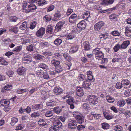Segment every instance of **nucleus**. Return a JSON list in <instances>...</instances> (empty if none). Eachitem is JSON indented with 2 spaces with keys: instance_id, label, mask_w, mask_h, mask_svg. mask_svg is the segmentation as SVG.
<instances>
[{
  "instance_id": "obj_1",
  "label": "nucleus",
  "mask_w": 131,
  "mask_h": 131,
  "mask_svg": "<svg viewBox=\"0 0 131 131\" xmlns=\"http://www.w3.org/2000/svg\"><path fill=\"white\" fill-rule=\"evenodd\" d=\"M93 53L95 55L96 59L98 60L102 59L101 64L107 63L108 62V59L107 58H103L104 54L101 48H96L94 49L92 51Z\"/></svg>"
},
{
  "instance_id": "obj_2",
  "label": "nucleus",
  "mask_w": 131,
  "mask_h": 131,
  "mask_svg": "<svg viewBox=\"0 0 131 131\" xmlns=\"http://www.w3.org/2000/svg\"><path fill=\"white\" fill-rule=\"evenodd\" d=\"M68 125L69 128L72 129H75L77 125V122L74 119H70L68 120Z\"/></svg>"
},
{
  "instance_id": "obj_3",
  "label": "nucleus",
  "mask_w": 131,
  "mask_h": 131,
  "mask_svg": "<svg viewBox=\"0 0 131 131\" xmlns=\"http://www.w3.org/2000/svg\"><path fill=\"white\" fill-rule=\"evenodd\" d=\"M86 22L84 20H83L80 22L77 25V27L79 28L80 30L78 31V29L76 31V32H80L81 31V29H84L86 27Z\"/></svg>"
},
{
  "instance_id": "obj_4",
  "label": "nucleus",
  "mask_w": 131,
  "mask_h": 131,
  "mask_svg": "<svg viewBox=\"0 0 131 131\" xmlns=\"http://www.w3.org/2000/svg\"><path fill=\"white\" fill-rule=\"evenodd\" d=\"M104 25L103 22H99L95 24L94 26V30L95 31H98L101 29V28Z\"/></svg>"
},
{
  "instance_id": "obj_5",
  "label": "nucleus",
  "mask_w": 131,
  "mask_h": 131,
  "mask_svg": "<svg viewBox=\"0 0 131 131\" xmlns=\"http://www.w3.org/2000/svg\"><path fill=\"white\" fill-rule=\"evenodd\" d=\"M75 102L74 100L73 97H70L67 101V103L70 105V107L71 109H72L74 108V105L73 104Z\"/></svg>"
},
{
  "instance_id": "obj_6",
  "label": "nucleus",
  "mask_w": 131,
  "mask_h": 131,
  "mask_svg": "<svg viewBox=\"0 0 131 131\" xmlns=\"http://www.w3.org/2000/svg\"><path fill=\"white\" fill-rule=\"evenodd\" d=\"M122 58L118 54H116L115 55V57L113 58L112 61L113 62H122L123 61Z\"/></svg>"
},
{
  "instance_id": "obj_7",
  "label": "nucleus",
  "mask_w": 131,
  "mask_h": 131,
  "mask_svg": "<svg viewBox=\"0 0 131 131\" xmlns=\"http://www.w3.org/2000/svg\"><path fill=\"white\" fill-rule=\"evenodd\" d=\"M45 28L41 27L36 32V35L38 37L42 36L45 33Z\"/></svg>"
},
{
  "instance_id": "obj_8",
  "label": "nucleus",
  "mask_w": 131,
  "mask_h": 131,
  "mask_svg": "<svg viewBox=\"0 0 131 131\" xmlns=\"http://www.w3.org/2000/svg\"><path fill=\"white\" fill-rule=\"evenodd\" d=\"M77 19V15L75 14H72L69 18V22L72 23H75L76 21V19Z\"/></svg>"
},
{
  "instance_id": "obj_9",
  "label": "nucleus",
  "mask_w": 131,
  "mask_h": 131,
  "mask_svg": "<svg viewBox=\"0 0 131 131\" xmlns=\"http://www.w3.org/2000/svg\"><path fill=\"white\" fill-rule=\"evenodd\" d=\"M64 24L63 21H59L55 27V32H57L59 31L61 27Z\"/></svg>"
},
{
  "instance_id": "obj_10",
  "label": "nucleus",
  "mask_w": 131,
  "mask_h": 131,
  "mask_svg": "<svg viewBox=\"0 0 131 131\" xmlns=\"http://www.w3.org/2000/svg\"><path fill=\"white\" fill-rule=\"evenodd\" d=\"M31 111V108L29 106L27 107L26 108L24 109L21 108L19 110V111L20 114H26V113H28L30 112Z\"/></svg>"
},
{
  "instance_id": "obj_11",
  "label": "nucleus",
  "mask_w": 131,
  "mask_h": 131,
  "mask_svg": "<svg viewBox=\"0 0 131 131\" xmlns=\"http://www.w3.org/2000/svg\"><path fill=\"white\" fill-rule=\"evenodd\" d=\"M26 69L23 67H21L19 68L17 71L18 74L20 75H23L26 71Z\"/></svg>"
},
{
  "instance_id": "obj_12",
  "label": "nucleus",
  "mask_w": 131,
  "mask_h": 131,
  "mask_svg": "<svg viewBox=\"0 0 131 131\" xmlns=\"http://www.w3.org/2000/svg\"><path fill=\"white\" fill-rule=\"evenodd\" d=\"M56 103L53 100H49L46 102L47 105L49 107H52L55 106Z\"/></svg>"
},
{
  "instance_id": "obj_13",
  "label": "nucleus",
  "mask_w": 131,
  "mask_h": 131,
  "mask_svg": "<svg viewBox=\"0 0 131 131\" xmlns=\"http://www.w3.org/2000/svg\"><path fill=\"white\" fill-rule=\"evenodd\" d=\"M76 94L77 96H81L84 94L82 88L78 87L77 88Z\"/></svg>"
},
{
  "instance_id": "obj_14",
  "label": "nucleus",
  "mask_w": 131,
  "mask_h": 131,
  "mask_svg": "<svg viewBox=\"0 0 131 131\" xmlns=\"http://www.w3.org/2000/svg\"><path fill=\"white\" fill-rule=\"evenodd\" d=\"M60 119L61 121L63 122H65L66 119V118L62 116L60 117H55L53 116L50 119L51 121L53 120H57L58 119Z\"/></svg>"
},
{
  "instance_id": "obj_15",
  "label": "nucleus",
  "mask_w": 131,
  "mask_h": 131,
  "mask_svg": "<svg viewBox=\"0 0 131 131\" xmlns=\"http://www.w3.org/2000/svg\"><path fill=\"white\" fill-rule=\"evenodd\" d=\"M114 1V0H103L101 4L104 5H108L112 4Z\"/></svg>"
},
{
  "instance_id": "obj_16",
  "label": "nucleus",
  "mask_w": 131,
  "mask_h": 131,
  "mask_svg": "<svg viewBox=\"0 0 131 131\" xmlns=\"http://www.w3.org/2000/svg\"><path fill=\"white\" fill-rule=\"evenodd\" d=\"M84 50L86 51L89 50L90 49V46L89 42L87 41H85L83 43Z\"/></svg>"
},
{
  "instance_id": "obj_17",
  "label": "nucleus",
  "mask_w": 131,
  "mask_h": 131,
  "mask_svg": "<svg viewBox=\"0 0 131 131\" xmlns=\"http://www.w3.org/2000/svg\"><path fill=\"white\" fill-rule=\"evenodd\" d=\"M75 118L78 122L79 123L81 124L84 121V117L82 115H77L75 116Z\"/></svg>"
},
{
  "instance_id": "obj_18",
  "label": "nucleus",
  "mask_w": 131,
  "mask_h": 131,
  "mask_svg": "<svg viewBox=\"0 0 131 131\" xmlns=\"http://www.w3.org/2000/svg\"><path fill=\"white\" fill-rule=\"evenodd\" d=\"M54 93L57 94H60L62 93V90L61 88L59 87H56L54 88L53 90Z\"/></svg>"
},
{
  "instance_id": "obj_19",
  "label": "nucleus",
  "mask_w": 131,
  "mask_h": 131,
  "mask_svg": "<svg viewBox=\"0 0 131 131\" xmlns=\"http://www.w3.org/2000/svg\"><path fill=\"white\" fill-rule=\"evenodd\" d=\"M130 43V41L129 40H126L124 41L121 46V48L123 49L126 48Z\"/></svg>"
},
{
  "instance_id": "obj_20",
  "label": "nucleus",
  "mask_w": 131,
  "mask_h": 131,
  "mask_svg": "<svg viewBox=\"0 0 131 131\" xmlns=\"http://www.w3.org/2000/svg\"><path fill=\"white\" fill-rule=\"evenodd\" d=\"M0 103L2 106H6L9 104L10 102L5 99H3L1 100Z\"/></svg>"
},
{
  "instance_id": "obj_21",
  "label": "nucleus",
  "mask_w": 131,
  "mask_h": 131,
  "mask_svg": "<svg viewBox=\"0 0 131 131\" xmlns=\"http://www.w3.org/2000/svg\"><path fill=\"white\" fill-rule=\"evenodd\" d=\"M125 34L126 36L128 37L131 36V27H126L125 29Z\"/></svg>"
},
{
  "instance_id": "obj_22",
  "label": "nucleus",
  "mask_w": 131,
  "mask_h": 131,
  "mask_svg": "<svg viewBox=\"0 0 131 131\" xmlns=\"http://www.w3.org/2000/svg\"><path fill=\"white\" fill-rule=\"evenodd\" d=\"M52 60L51 61V63L52 64L55 66V67L57 66H59L60 63V62L59 61L54 59V57H52Z\"/></svg>"
},
{
  "instance_id": "obj_23",
  "label": "nucleus",
  "mask_w": 131,
  "mask_h": 131,
  "mask_svg": "<svg viewBox=\"0 0 131 131\" xmlns=\"http://www.w3.org/2000/svg\"><path fill=\"white\" fill-rule=\"evenodd\" d=\"M125 101L123 99H122L119 100L117 103V105L119 107H123L126 104Z\"/></svg>"
},
{
  "instance_id": "obj_24",
  "label": "nucleus",
  "mask_w": 131,
  "mask_h": 131,
  "mask_svg": "<svg viewBox=\"0 0 131 131\" xmlns=\"http://www.w3.org/2000/svg\"><path fill=\"white\" fill-rule=\"evenodd\" d=\"M121 82L123 87H124V88L128 85H130L129 81L127 79L123 80L121 81Z\"/></svg>"
},
{
  "instance_id": "obj_25",
  "label": "nucleus",
  "mask_w": 131,
  "mask_h": 131,
  "mask_svg": "<svg viewBox=\"0 0 131 131\" xmlns=\"http://www.w3.org/2000/svg\"><path fill=\"white\" fill-rule=\"evenodd\" d=\"M46 2L45 0H35V3L39 6L43 5V4H45Z\"/></svg>"
},
{
  "instance_id": "obj_26",
  "label": "nucleus",
  "mask_w": 131,
  "mask_h": 131,
  "mask_svg": "<svg viewBox=\"0 0 131 131\" xmlns=\"http://www.w3.org/2000/svg\"><path fill=\"white\" fill-rule=\"evenodd\" d=\"M91 85V83L88 81H84L82 84L83 86L85 88H89V86Z\"/></svg>"
},
{
  "instance_id": "obj_27",
  "label": "nucleus",
  "mask_w": 131,
  "mask_h": 131,
  "mask_svg": "<svg viewBox=\"0 0 131 131\" xmlns=\"http://www.w3.org/2000/svg\"><path fill=\"white\" fill-rule=\"evenodd\" d=\"M49 130L50 131H59V129L58 127L56 126V125L53 124V126L50 127Z\"/></svg>"
},
{
  "instance_id": "obj_28",
  "label": "nucleus",
  "mask_w": 131,
  "mask_h": 131,
  "mask_svg": "<svg viewBox=\"0 0 131 131\" xmlns=\"http://www.w3.org/2000/svg\"><path fill=\"white\" fill-rule=\"evenodd\" d=\"M53 28V27L50 25H49L47 27L46 33L49 34H51L52 33Z\"/></svg>"
},
{
  "instance_id": "obj_29",
  "label": "nucleus",
  "mask_w": 131,
  "mask_h": 131,
  "mask_svg": "<svg viewBox=\"0 0 131 131\" xmlns=\"http://www.w3.org/2000/svg\"><path fill=\"white\" fill-rule=\"evenodd\" d=\"M53 111L56 114H59L62 111V108L59 106L55 107L53 109Z\"/></svg>"
},
{
  "instance_id": "obj_30",
  "label": "nucleus",
  "mask_w": 131,
  "mask_h": 131,
  "mask_svg": "<svg viewBox=\"0 0 131 131\" xmlns=\"http://www.w3.org/2000/svg\"><path fill=\"white\" fill-rule=\"evenodd\" d=\"M95 96L92 95H89L87 97L86 100L90 103H91Z\"/></svg>"
},
{
  "instance_id": "obj_31",
  "label": "nucleus",
  "mask_w": 131,
  "mask_h": 131,
  "mask_svg": "<svg viewBox=\"0 0 131 131\" xmlns=\"http://www.w3.org/2000/svg\"><path fill=\"white\" fill-rule=\"evenodd\" d=\"M53 121H54V122L53 124L55 125H56V126L58 127L59 128L60 127H61L62 125L61 123L59 121L58 119L57 120H53Z\"/></svg>"
},
{
  "instance_id": "obj_32",
  "label": "nucleus",
  "mask_w": 131,
  "mask_h": 131,
  "mask_svg": "<svg viewBox=\"0 0 131 131\" xmlns=\"http://www.w3.org/2000/svg\"><path fill=\"white\" fill-rule=\"evenodd\" d=\"M27 27V23L25 21L22 23V24L20 26L19 29L21 30H24Z\"/></svg>"
},
{
  "instance_id": "obj_33",
  "label": "nucleus",
  "mask_w": 131,
  "mask_h": 131,
  "mask_svg": "<svg viewBox=\"0 0 131 131\" xmlns=\"http://www.w3.org/2000/svg\"><path fill=\"white\" fill-rule=\"evenodd\" d=\"M9 21L11 22H16L18 19L17 17L16 16H11L9 17Z\"/></svg>"
},
{
  "instance_id": "obj_34",
  "label": "nucleus",
  "mask_w": 131,
  "mask_h": 131,
  "mask_svg": "<svg viewBox=\"0 0 131 131\" xmlns=\"http://www.w3.org/2000/svg\"><path fill=\"white\" fill-rule=\"evenodd\" d=\"M54 17L55 18H60L61 17V14L60 13V11L59 10H57L55 12Z\"/></svg>"
},
{
  "instance_id": "obj_35",
  "label": "nucleus",
  "mask_w": 131,
  "mask_h": 131,
  "mask_svg": "<svg viewBox=\"0 0 131 131\" xmlns=\"http://www.w3.org/2000/svg\"><path fill=\"white\" fill-rule=\"evenodd\" d=\"M62 40L59 38H57L55 39L54 41V43L57 46L59 45L61 43Z\"/></svg>"
},
{
  "instance_id": "obj_36",
  "label": "nucleus",
  "mask_w": 131,
  "mask_h": 131,
  "mask_svg": "<svg viewBox=\"0 0 131 131\" xmlns=\"http://www.w3.org/2000/svg\"><path fill=\"white\" fill-rule=\"evenodd\" d=\"M74 34L73 33H70L67 36V39L68 40L72 39L74 38Z\"/></svg>"
},
{
  "instance_id": "obj_37",
  "label": "nucleus",
  "mask_w": 131,
  "mask_h": 131,
  "mask_svg": "<svg viewBox=\"0 0 131 131\" xmlns=\"http://www.w3.org/2000/svg\"><path fill=\"white\" fill-rule=\"evenodd\" d=\"M106 99L107 101L109 103H113L114 101V99L109 95L107 96Z\"/></svg>"
},
{
  "instance_id": "obj_38",
  "label": "nucleus",
  "mask_w": 131,
  "mask_h": 131,
  "mask_svg": "<svg viewBox=\"0 0 131 131\" xmlns=\"http://www.w3.org/2000/svg\"><path fill=\"white\" fill-rule=\"evenodd\" d=\"M62 68L61 66H57L56 67L55 71L57 73L61 72L62 71Z\"/></svg>"
},
{
  "instance_id": "obj_39",
  "label": "nucleus",
  "mask_w": 131,
  "mask_h": 131,
  "mask_svg": "<svg viewBox=\"0 0 131 131\" xmlns=\"http://www.w3.org/2000/svg\"><path fill=\"white\" fill-rule=\"evenodd\" d=\"M108 37L107 33L101 34L100 35L99 37L101 39H102V40L105 39Z\"/></svg>"
},
{
  "instance_id": "obj_40",
  "label": "nucleus",
  "mask_w": 131,
  "mask_h": 131,
  "mask_svg": "<svg viewBox=\"0 0 131 131\" xmlns=\"http://www.w3.org/2000/svg\"><path fill=\"white\" fill-rule=\"evenodd\" d=\"M102 128L104 129H107L109 128L110 125H109L106 123L104 122L101 124Z\"/></svg>"
},
{
  "instance_id": "obj_41",
  "label": "nucleus",
  "mask_w": 131,
  "mask_h": 131,
  "mask_svg": "<svg viewBox=\"0 0 131 131\" xmlns=\"http://www.w3.org/2000/svg\"><path fill=\"white\" fill-rule=\"evenodd\" d=\"M121 45L119 43L116 45L113 48L114 51L115 52H117L120 48H121Z\"/></svg>"
},
{
  "instance_id": "obj_42",
  "label": "nucleus",
  "mask_w": 131,
  "mask_h": 131,
  "mask_svg": "<svg viewBox=\"0 0 131 131\" xmlns=\"http://www.w3.org/2000/svg\"><path fill=\"white\" fill-rule=\"evenodd\" d=\"M0 62L1 64L4 65H7L8 64V62L4 60L3 58L0 57Z\"/></svg>"
},
{
  "instance_id": "obj_43",
  "label": "nucleus",
  "mask_w": 131,
  "mask_h": 131,
  "mask_svg": "<svg viewBox=\"0 0 131 131\" xmlns=\"http://www.w3.org/2000/svg\"><path fill=\"white\" fill-rule=\"evenodd\" d=\"M44 19L46 22L50 21L51 19V17L50 15H46L43 18Z\"/></svg>"
},
{
  "instance_id": "obj_44",
  "label": "nucleus",
  "mask_w": 131,
  "mask_h": 131,
  "mask_svg": "<svg viewBox=\"0 0 131 131\" xmlns=\"http://www.w3.org/2000/svg\"><path fill=\"white\" fill-rule=\"evenodd\" d=\"M72 63L71 62L69 61L68 62H67L66 63H65V64L64 65L66 67L67 69L69 70L70 69V67L72 66Z\"/></svg>"
},
{
  "instance_id": "obj_45",
  "label": "nucleus",
  "mask_w": 131,
  "mask_h": 131,
  "mask_svg": "<svg viewBox=\"0 0 131 131\" xmlns=\"http://www.w3.org/2000/svg\"><path fill=\"white\" fill-rule=\"evenodd\" d=\"M82 107L86 110H87L89 109L90 108L89 105L86 103H84L83 104Z\"/></svg>"
},
{
  "instance_id": "obj_46",
  "label": "nucleus",
  "mask_w": 131,
  "mask_h": 131,
  "mask_svg": "<svg viewBox=\"0 0 131 131\" xmlns=\"http://www.w3.org/2000/svg\"><path fill=\"white\" fill-rule=\"evenodd\" d=\"M22 48V47L21 46H18L13 49L12 51L16 52H19L21 50Z\"/></svg>"
},
{
  "instance_id": "obj_47",
  "label": "nucleus",
  "mask_w": 131,
  "mask_h": 131,
  "mask_svg": "<svg viewBox=\"0 0 131 131\" xmlns=\"http://www.w3.org/2000/svg\"><path fill=\"white\" fill-rule=\"evenodd\" d=\"M122 127L120 125H117L115 126V131H122Z\"/></svg>"
},
{
  "instance_id": "obj_48",
  "label": "nucleus",
  "mask_w": 131,
  "mask_h": 131,
  "mask_svg": "<svg viewBox=\"0 0 131 131\" xmlns=\"http://www.w3.org/2000/svg\"><path fill=\"white\" fill-rule=\"evenodd\" d=\"M18 121V119L16 118H12L10 124L12 125H14Z\"/></svg>"
},
{
  "instance_id": "obj_49",
  "label": "nucleus",
  "mask_w": 131,
  "mask_h": 131,
  "mask_svg": "<svg viewBox=\"0 0 131 131\" xmlns=\"http://www.w3.org/2000/svg\"><path fill=\"white\" fill-rule=\"evenodd\" d=\"M78 49V48L76 46H74L71 47L70 50V51L74 53L76 52Z\"/></svg>"
},
{
  "instance_id": "obj_50",
  "label": "nucleus",
  "mask_w": 131,
  "mask_h": 131,
  "mask_svg": "<svg viewBox=\"0 0 131 131\" xmlns=\"http://www.w3.org/2000/svg\"><path fill=\"white\" fill-rule=\"evenodd\" d=\"M98 98L95 96L91 104H92L93 105L97 104L98 103Z\"/></svg>"
},
{
  "instance_id": "obj_51",
  "label": "nucleus",
  "mask_w": 131,
  "mask_h": 131,
  "mask_svg": "<svg viewBox=\"0 0 131 131\" xmlns=\"http://www.w3.org/2000/svg\"><path fill=\"white\" fill-rule=\"evenodd\" d=\"M34 45L31 44L29 45L27 47L26 49L30 51H31L33 50Z\"/></svg>"
},
{
  "instance_id": "obj_52",
  "label": "nucleus",
  "mask_w": 131,
  "mask_h": 131,
  "mask_svg": "<svg viewBox=\"0 0 131 131\" xmlns=\"http://www.w3.org/2000/svg\"><path fill=\"white\" fill-rule=\"evenodd\" d=\"M116 88L118 89H120L122 88V87H123L122 83H120V82H118L115 86Z\"/></svg>"
},
{
  "instance_id": "obj_53",
  "label": "nucleus",
  "mask_w": 131,
  "mask_h": 131,
  "mask_svg": "<svg viewBox=\"0 0 131 131\" xmlns=\"http://www.w3.org/2000/svg\"><path fill=\"white\" fill-rule=\"evenodd\" d=\"M40 107V104H34L32 106V108L34 110H38Z\"/></svg>"
},
{
  "instance_id": "obj_54",
  "label": "nucleus",
  "mask_w": 131,
  "mask_h": 131,
  "mask_svg": "<svg viewBox=\"0 0 131 131\" xmlns=\"http://www.w3.org/2000/svg\"><path fill=\"white\" fill-rule=\"evenodd\" d=\"M39 66L40 68H41L43 69H45L47 68V66L43 63L39 64Z\"/></svg>"
},
{
  "instance_id": "obj_55",
  "label": "nucleus",
  "mask_w": 131,
  "mask_h": 131,
  "mask_svg": "<svg viewBox=\"0 0 131 131\" xmlns=\"http://www.w3.org/2000/svg\"><path fill=\"white\" fill-rule=\"evenodd\" d=\"M73 9L70 7L68 8L66 12V14L67 16L69 15L73 12Z\"/></svg>"
},
{
  "instance_id": "obj_56",
  "label": "nucleus",
  "mask_w": 131,
  "mask_h": 131,
  "mask_svg": "<svg viewBox=\"0 0 131 131\" xmlns=\"http://www.w3.org/2000/svg\"><path fill=\"white\" fill-rule=\"evenodd\" d=\"M63 55L67 61H69L71 59V58L68 54L64 53L63 54Z\"/></svg>"
},
{
  "instance_id": "obj_57",
  "label": "nucleus",
  "mask_w": 131,
  "mask_h": 131,
  "mask_svg": "<svg viewBox=\"0 0 131 131\" xmlns=\"http://www.w3.org/2000/svg\"><path fill=\"white\" fill-rule=\"evenodd\" d=\"M111 34L114 36H119L120 34L117 31H114L112 32Z\"/></svg>"
},
{
  "instance_id": "obj_58",
  "label": "nucleus",
  "mask_w": 131,
  "mask_h": 131,
  "mask_svg": "<svg viewBox=\"0 0 131 131\" xmlns=\"http://www.w3.org/2000/svg\"><path fill=\"white\" fill-rule=\"evenodd\" d=\"M36 74L37 75H41L43 74L42 71L40 69H36Z\"/></svg>"
},
{
  "instance_id": "obj_59",
  "label": "nucleus",
  "mask_w": 131,
  "mask_h": 131,
  "mask_svg": "<svg viewBox=\"0 0 131 131\" xmlns=\"http://www.w3.org/2000/svg\"><path fill=\"white\" fill-rule=\"evenodd\" d=\"M28 6L29 8L30 9L31 11L35 10L36 9V7L35 5H30Z\"/></svg>"
},
{
  "instance_id": "obj_60",
  "label": "nucleus",
  "mask_w": 131,
  "mask_h": 131,
  "mask_svg": "<svg viewBox=\"0 0 131 131\" xmlns=\"http://www.w3.org/2000/svg\"><path fill=\"white\" fill-rule=\"evenodd\" d=\"M36 24V22L34 21L32 22L30 24V28L31 29H33L35 27Z\"/></svg>"
},
{
  "instance_id": "obj_61",
  "label": "nucleus",
  "mask_w": 131,
  "mask_h": 131,
  "mask_svg": "<svg viewBox=\"0 0 131 131\" xmlns=\"http://www.w3.org/2000/svg\"><path fill=\"white\" fill-rule=\"evenodd\" d=\"M14 74V72L11 70H9L6 72V74L10 77Z\"/></svg>"
},
{
  "instance_id": "obj_62",
  "label": "nucleus",
  "mask_w": 131,
  "mask_h": 131,
  "mask_svg": "<svg viewBox=\"0 0 131 131\" xmlns=\"http://www.w3.org/2000/svg\"><path fill=\"white\" fill-rule=\"evenodd\" d=\"M54 5H51L47 8V12L51 11L54 9Z\"/></svg>"
},
{
  "instance_id": "obj_63",
  "label": "nucleus",
  "mask_w": 131,
  "mask_h": 131,
  "mask_svg": "<svg viewBox=\"0 0 131 131\" xmlns=\"http://www.w3.org/2000/svg\"><path fill=\"white\" fill-rule=\"evenodd\" d=\"M84 128V126L80 125L77 127V129L79 130L80 131L83 130Z\"/></svg>"
},
{
  "instance_id": "obj_64",
  "label": "nucleus",
  "mask_w": 131,
  "mask_h": 131,
  "mask_svg": "<svg viewBox=\"0 0 131 131\" xmlns=\"http://www.w3.org/2000/svg\"><path fill=\"white\" fill-rule=\"evenodd\" d=\"M12 85L11 84H7L5 87L7 91L9 90L11 88Z\"/></svg>"
}]
</instances>
